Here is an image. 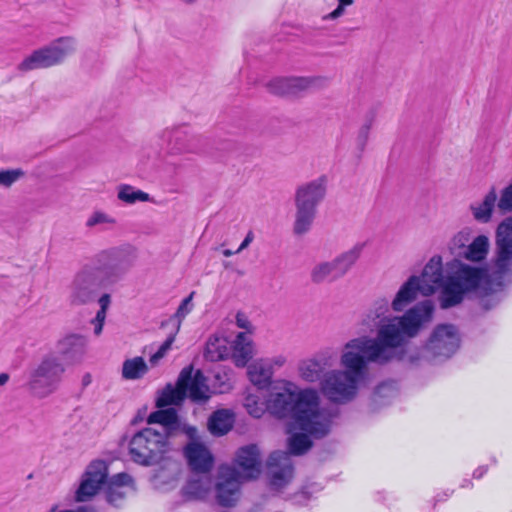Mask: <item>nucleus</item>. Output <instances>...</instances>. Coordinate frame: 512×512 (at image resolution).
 <instances>
[{
    "label": "nucleus",
    "mask_w": 512,
    "mask_h": 512,
    "mask_svg": "<svg viewBox=\"0 0 512 512\" xmlns=\"http://www.w3.org/2000/svg\"><path fill=\"white\" fill-rule=\"evenodd\" d=\"M490 238L474 235L473 228L463 227L447 242V251L453 257L444 262L433 255L423 267L420 276H410L389 303L385 298L375 300L361 320L366 328L376 327L374 338L368 335L353 337L339 351L342 369L326 372L320 382L321 392L335 403L353 400L364 382L370 364L384 365L393 361L398 350L415 337L423 326L432 321L434 304L425 300L400 316L390 315L404 311L418 295L431 296L440 292V303L448 308L484 288L487 270L473 263L484 262L490 252Z\"/></svg>",
    "instance_id": "nucleus-1"
},
{
    "label": "nucleus",
    "mask_w": 512,
    "mask_h": 512,
    "mask_svg": "<svg viewBox=\"0 0 512 512\" xmlns=\"http://www.w3.org/2000/svg\"><path fill=\"white\" fill-rule=\"evenodd\" d=\"M268 407L279 418L290 417L288 446L293 454L306 452L313 438L323 437L329 431L320 392L315 388H300L293 381L278 380L269 394Z\"/></svg>",
    "instance_id": "nucleus-2"
},
{
    "label": "nucleus",
    "mask_w": 512,
    "mask_h": 512,
    "mask_svg": "<svg viewBox=\"0 0 512 512\" xmlns=\"http://www.w3.org/2000/svg\"><path fill=\"white\" fill-rule=\"evenodd\" d=\"M233 462L234 465L219 466L215 476V500L226 508L238 502L242 484L257 479L263 469L262 453L254 444L240 447Z\"/></svg>",
    "instance_id": "nucleus-3"
},
{
    "label": "nucleus",
    "mask_w": 512,
    "mask_h": 512,
    "mask_svg": "<svg viewBox=\"0 0 512 512\" xmlns=\"http://www.w3.org/2000/svg\"><path fill=\"white\" fill-rule=\"evenodd\" d=\"M116 250H103L97 255L98 267H84L73 277L70 285L69 299L73 305L91 303L98 288H108L120 282L127 269L115 261Z\"/></svg>",
    "instance_id": "nucleus-4"
},
{
    "label": "nucleus",
    "mask_w": 512,
    "mask_h": 512,
    "mask_svg": "<svg viewBox=\"0 0 512 512\" xmlns=\"http://www.w3.org/2000/svg\"><path fill=\"white\" fill-rule=\"evenodd\" d=\"M328 193L327 176H319L300 183L294 192L295 215L293 233L302 236L308 233L316 218L318 207Z\"/></svg>",
    "instance_id": "nucleus-5"
},
{
    "label": "nucleus",
    "mask_w": 512,
    "mask_h": 512,
    "mask_svg": "<svg viewBox=\"0 0 512 512\" xmlns=\"http://www.w3.org/2000/svg\"><path fill=\"white\" fill-rule=\"evenodd\" d=\"M173 446L170 432L165 429L146 427L135 433L129 441L131 460L141 466L160 465L171 458Z\"/></svg>",
    "instance_id": "nucleus-6"
},
{
    "label": "nucleus",
    "mask_w": 512,
    "mask_h": 512,
    "mask_svg": "<svg viewBox=\"0 0 512 512\" xmlns=\"http://www.w3.org/2000/svg\"><path fill=\"white\" fill-rule=\"evenodd\" d=\"M110 462L103 458H94L83 469L73 494L75 503L93 501L103 489H107Z\"/></svg>",
    "instance_id": "nucleus-7"
},
{
    "label": "nucleus",
    "mask_w": 512,
    "mask_h": 512,
    "mask_svg": "<svg viewBox=\"0 0 512 512\" xmlns=\"http://www.w3.org/2000/svg\"><path fill=\"white\" fill-rule=\"evenodd\" d=\"M77 50V40L74 37H61L50 45L35 50L19 64L20 72L48 68L63 62Z\"/></svg>",
    "instance_id": "nucleus-8"
},
{
    "label": "nucleus",
    "mask_w": 512,
    "mask_h": 512,
    "mask_svg": "<svg viewBox=\"0 0 512 512\" xmlns=\"http://www.w3.org/2000/svg\"><path fill=\"white\" fill-rule=\"evenodd\" d=\"M65 373V365L55 353L44 355L39 363L31 370L28 386L38 395H48L54 392Z\"/></svg>",
    "instance_id": "nucleus-9"
},
{
    "label": "nucleus",
    "mask_w": 512,
    "mask_h": 512,
    "mask_svg": "<svg viewBox=\"0 0 512 512\" xmlns=\"http://www.w3.org/2000/svg\"><path fill=\"white\" fill-rule=\"evenodd\" d=\"M359 256L360 249L352 248L342 252L331 260L318 261L310 270V279L315 284L336 281L348 273L358 260Z\"/></svg>",
    "instance_id": "nucleus-10"
},
{
    "label": "nucleus",
    "mask_w": 512,
    "mask_h": 512,
    "mask_svg": "<svg viewBox=\"0 0 512 512\" xmlns=\"http://www.w3.org/2000/svg\"><path fill=\"white\" fill-rule=\"evenodd\" d=\"M322 82L319 76H277L266 83V89L281 97L299 96L318 87Z\"/></svg>",
    "instance_id": "nucleus-11"
},
{
    "label": "nucleus",
    "mask_w": 512,
    "mask_h": 512,
    "mask_svg": "<svg viewBox=\"0 0 512 512\" xmlns=\"http://www.w3.org/2000/svg\"><path fill=\"white\" fill-rule=\"evenodd\" d=\"M496 256L493 261L497 271H505L512 265V216L501 221L495 232Z\"/></svg>",
    "instance_id": "nucleus-12"
},
{
    "label": "nucleus",
    "mask_w": 512,
    "mask_h": 512,
    "mask_svg": "<svg viewBox=\"0 0 512 512\" xmlns=\"http://www.w3.org/2000/svg\"><path fill=\"white\" fill-rule=\"evenodd\" d=\"M459 337L452 325L437 326L427 344V350L436 357H449L458 348Z\"/></svg>",
    "instance_id": "nucleus-13"
},
{
    "label": "nucleus",
    "mask_w": 512,
    "mask_h": 512,
    "mask_svg": "<svg viewBox=\"0 0 512 512\" xmlns=\"http://www.w3.org/2000/svg\"><path fill=\"white\" fill-rule=\"evenodd\" d=\"M184 448V455L189 467L200 473H207L214 464V457L209 448L198 438V431Z\"/></svg>",
    "instance_id": "nucleus-14"
},
{
    "label": "nucleus",
    "mask_w": 512,
    "mask_h": 512,
    "mask_svg": "<svg viewBox=\"0 0 512 512\" xmlns=\"http://www.w3.org/2000/svg\"><path fill=\"white\" fill-rule=\"evenodd\" d=\"M333 364V355L330 352H320L301 360L297 366V373L301 380L314 383L321 379L326 368Z\"/></svg>",
    "instance_id": "nucleus-15"
},
{
    "label": "nucleus",
    "mask_w": 512,
    "mask_h": 512,
    "mask_svg": "<svg viewBox=\"0 0 512 512\" xmlns=\"http://www.w3.org/2000/svg\"><path fill=\"white\" fill-rule=\"evenodd\" d=\"M148 424H160L159 429H165L170 432V437L175 430H181L189 438H193L196 435V427L191 426L178 417L174 409H163L152 412L147 418Z\"/></svg>",
    "instance_id": "nucleus-16"
},
{
    "label": "nucleus",
    "mask_w": 512,
    "mask_h": 512,
    "mask_svg": "<svg viewBox=\"0 0 512 512\" xmlns=\"http://www.w3.org/2000/svg\"><path fill=\"white\" fill-rule=\"evenodd\" d=\"M271 485L277 489L284 487L292 479V466L287 453L275 451L268 458Z\"/></svg>",
    "instance_id": "nucleus-17"
},
{
    "label": "nucleus",
    "mask_w": 512,
    "mask_h": 512,
    "mask_svg": "<svg viewBox=\"0 0 512 512\" xmlns=\"http://www.w3.org/2000/svg\"><path fill=\"white\" fill-rule=\"evenodd\" d=\"M123 489L136 490V482L133 476L127 472L109 475L105 500L113 507H119L126 497Z\"/></svg>",
    "instance_id": "nucleus-18"
},
{
    "label": "nucleus",
    "mask_w": 512,
    "mask_h": 512,
    "mask_svg": "<svg viewBox=\"0 0 512 512\" xmlns=\"http://www.w3.org/2000/svg\"><path fill=\"white\" fill-rule=\"evenodd\" d=\"M255 354V344L253 340L244 332L238 333L230 343V354L234 365L243 368L251 361Z\"/></svg>",
    "instance_id": "nucleus-19"
},
{
    "label": "nucleus",
    "mask_w": 512,
    "mask_h": 512,
    "mask_svg": "<svg viewBox=\"0 0 512 512\" xmlns=\"http://www.w3.org/2000/svg\"><path fill=\"white\" fill-rule=\"evenodd\" d=\"M188 373V370H182L174 386L167 385L158 393L156 398L158 408L181 404L186 397L185 386L187 385Z\"/></svg>",
    "instance_id": "nucleus-20"
},
{
    "label": "nucleus",
    "mask_w": 512,
    "mask_h": 512,
    "mask_svg": "<svg viewBox=\"0 0 512 512\" xmlns=\"http://www.w3.org/2000/svg\"><path fill=\"white\" fill-rule=\"evenodd\" d=\"M183 370H188L189 375L187 379V385L185 386V394H189V397L193 401L203 402L210 398V388L207 384V380L200 370H194L192 367H186Z\"/></svg>",
    "instance_id": "nucleus-21"
},
{
    "label": "nucleus",
    "mask_w": 512,
    "mask_h": 512,
    "mask_svg": "<svg viewBox=\"0 0 512 512\" xmlns=\"http://www.w3.org/2000/svg\"><path fill=\"white\" fill-rule=\"evenodd\" d=\"M157 466L159 468L154 472L151 478L153 485L159 489L174 486L180 475L179 464L171 457Z\"/></svg>",
    "instance_id": "nucleus-22"
},
{
    "label": "nucleus",
    "mask_w": 512,
    "mask_h": 512,
    "mask_svg": "<svg viewBox=\"0 0 512 512\" xmlns=\"http://www.w3.org/2000/svg\"><path fill=\"white\" fill-rule=\"evenodd\" d=\"M497 203V190L495 187H491L480 201L470 206L473 218L480 223L490 222L493 212L497 208Z\"/></svg>",
    "instance_id": "nucleus-23"
},
{
    "label": "nucleus",
    "mask_w": 512,
    "mask_h": 512,
    "mask_svg": "<svg viewBox=\"0 0 512 512\" xmlns=\"http://www.w3.org/2000/svg\"><path fill=\"white\" fill-rule=\"evenodd\" d=\"M235 414L229 409H220L211 414L207 421V429L214 436H224L232 430Z\"/></svg>",
    "instance_id": "nucleus-24"
},
{
    "label": "nucleus",
    "mask_w": 512,
    "mask_h": 512,
    "mask_svg": "<svg viewBox=\"0 0 512 512\" xmlns=\"http://www.w3.org/2000/svg\"><path fill=\"white\" fill-rule=\"evenodd\" d=\"M148 372L149 365L141 356H133L124 359L120 369V375L124 381L142 380Z\"/></svg>",
    "instance_id": "nucleus-25"
},
{
    "label": "nucleus",
    "mask_w": 512,
    "mask_h": 512,
    "mask_svg": "<svg viewBox=\"0 0 512 512\" xmlns=\"http://www.w3.org/2000/svg\"><path fill=\"white\" fill-rule=\"evenodd\" d=\"M230 354V341L227 337L222 335H212L208 338L205 349L204 357L212 362L222 361L229 357Z\"/></svg>",
    "instance_id": "nucleus-26"
},
{
    "label": "nucleus",
    "mask_w": 512,
    "mask_h": 512,
    "mask_svg": "<svg viewBox=\"0 0 512 512\" xmlns=\"http://www.w3.org/2000/svg\"><path fill=\"white\" fill-rule=\"evenodd\" d=\"M58 345L65 356L84 355L88 346V338L80 333H70L61 338Z\"/></svg>",
    "instance_id": "nucleus-27"
},
{
    "label": "nucleus",
    "mask_w": 512,
    "mask_h": 512,
    "mask_svg": "<svg viewBox=\"0 0 512 512\" xmlns=\"http://www.w3.org/2000/svg\"><path fill=\"white\" fill-rule=\"evenodd\" d=\"M272 376L271 371L262 358L254 360L247 367V377L251 384L258 389H264L269 386Z\"/></svg>",
    "instance_id": "nucleus-28"
},
{
    "label": "nucleus",
    "mask_w": 512,
    "mask_h": 512,
    "mask_svg": "<svg viewBox=\"0 0 512 512\" xmlns=\"http://www.w3.org/2000/svg\"><path fill=\"white\" fill-rule=\"evenodd\" d=\"M268 404L269 398L267 399V401H263L262 393L260 391L248 390L246 392L244 398V407L246 411L249 413V415H251L252 417L260 418L261 416L264 415L266 410L270 412Z\"/></svg>",
    "instance_id": "nucleus-29"
},
{
    "label": "nucleus",
    "mask_w": 512,
    "mask_h": 512,
    "mask_svg": "<svg viewBox=\"0 0 512 512\" xmlns=\"http://www.w3.org/2000/svg\"><path fill=\"white\" fill-rule=\"evenodd\" d=\"M211 493V482L207 477L192 479L184 488V494L190 499L207 500Z\"/></svg>",
    "instance_id": "nucleus-30"
},
{
    "label": "nucleus",
    "mask_w": 512,
    "mask_h": 512,
    "mask_svg": "<svg viewBox=\"0 0 512 512\" xmlns=\"http://www.w3.org/2000/svg\"><path fill=\"white\" fill-rule=\"evenodd\" d=\"M117 199L123 203L132 205L137 202L150 201V195L131 185L121 184L117 187Z\"/></svg>",
    "instance_id": "nucleus-31"
},
{
    "label": "nucleus",
    "mask_w": 512,
    "mask_h": 512,
    "mask_svg": "<svg viewBox=\"0 0 512 512\" xmlns=\"http://www.w3.org/2000/svg\"><path fill=\"white\" fill-rule=\"evenodd\" d=\"M117 220L109 213L103 210H94L86 219L85 226L89 229L97 227H113Z\"/></svg>",
    "instance_id": "nucleus-32"
},
{
    "label": "nucleus",
    "mask_w": 512,
    "mask_h": 512,
    "mask_svg": "<svg viewBox=\"0 0 512 512\" xmlns=\"http://www.w3.org/2000/svg\"><path fill=\"white\" fill-rule=\"evenodd\" d=\"M25 177V172L21 168L1 169L0 170V188L8 189L16 182Z\"/></svg>",
    "instance_id": "nucleus-33"
},
{
    "label": "nucleus",
    "mask_w": 512,
    "mask_h": 512,
    "mask_svg": "<svg viewBox=\"0 0 512 512\" xmlns=\"http://www.w3.org/2000/svg\"><path fill=\"white\" fill-rule=\"evenodd\" d=\"M497 209L502 214L512 212V181L500 191Z\"/></svg>",
    "instance_id": "nucleus-34"
},
{
    "label": "nucleus",
    "mask_w": 512,
    "mask_h": 512,
    "mask_svg": "<svg viewBox=\"0 0 512 512\" xmlns=\"http://www.w3.org/2000/svg\"><path fill=\"white\" fill-rule=\"evenodd\" d=\"M233 372L232 370L224 371L223 374L218 373L215 375V389L219 393H225L233 388Z\"/></svg>",
    "instance_id": "nucleus-35"
},
{
    "label": "nucleus",
    "mask_w": 512,
    "mask_h": 512,
    "mask_svg": "<svg viewBox=\"0 0 512 512\" xmlns=\"http://www.w3.org/2000/svg\"><path fill=\"white\" fill-rule=\"evenodd\" d=\"M175 337L176 334L169 336L167 340L158 348V350L150 356L149 363L152 366L158 365L159 361L167 355L173 342L175 341Z\"/></svg>",
    "instance_id": "nucleus-36"
},
{
    "label": "nucleus",
    "mask_w": 512,
    "mask_h": 512,
    "mask_svg": "<svg viewBox=\"0 0 512 512\" xmlns=\"http://www.w3.org/2000/svg\"><path fill=\"white\" fill-rule=\"evenodd\" d=\"M192 310V297L189 296L185 298L181 304L179 305L174 318L177 320V329L176 332L180 330L181 324L186 318V316L191 312Z\"/></svg>",
    "instance_id": "nucleus-37"
},
{
    "label": "nucleus",
    "mask_w": 512,
    "mask_h": 512,
    "mask_svg": "<svg viewBox=\"0 0 512 512\" xmlns=\"http://www.w3.org/2000/svg\"><path fill=\"white\" fill-rule=\"evenodd\" d=\"M338 6L329 14L323 17L326 21H334L345 14V8L353 4V0H337Z\"/></svg>",
    "instance_id": "nucleus-38"
},
{
    "label": "nucleus",
    "mask_w": 512,
    "mask_h": 512,
    "mask_svg": "<svg viewBox=\"0 0 512 512\" xmlns=\"http://www.w3.org/2000/svg\"><path fill=\"white\" fill-rule=\"evenodd\" d=\"M268 369L273 375L275 370L281 369L287 363V357L284 355H275L273 357L262 358Z\"/></svg>",
    "instance_id": "nucleus-39"
},
{
    "label": "nucleus",
    "mask_w": 512,
    "mask_h": 512,
    "mask_svg": "<svg viewBox=\"0 0 512 512\" xmlns=\"http://www.w3.org/2000/svg\"><path fill=\"white\" fill-rule=\"evenodd\" d=\"M235 324L238 328L245 330L244 333H252L254 326L249 317L243 312H237L235 316Z\"/></svg>",
    "instance_id": "nucleus-40"
},
{
    "label": "nucleus",
    "mask_w": 512,
    "mask_h": 512,
    "mask_svg": "<svg viewBox=\"0 0 512 512\" xmlns=\"http://www.w3.org/2000/svg\"><path fill=\"white\" fill-rule=\"evenodd\" d=\"M98 305H99V310L97 311L96 314L103 315V316L107 317V311L111 305V295L108 293L102 294L98 298Z\"/></svg>",
    "instance_id": "nucleus-41"
},
{
    "label": "nucleus",
    "mask_w": 512,
    "mask_h": 512,
    "mask_svg": "<svg viewBox=\"0 0 512 512\" xmlns=\"http://www.w3.org/2000/svg\"><path fill=\"white\" fill-rule=\"evenodd\" d=\"M106 317L103 315H95V317L91 320V325L93 326V333L96 337L100 336L103 332V328L105 325Z\"/></svg>",
    "instance_id": "nucleus-42"
},
{
    "label": "nucleus",
    "mask_w": 512,
    "mask_h": 512,
    "mask_svg": "<svg viewBox=\"0 0 512 512\" xmlns=\"http://www.w3.org/2000/svg\"><path fill=\"white\" fill-rule=\"evenodd\" d=\"M251 241H252L251 235H247V237L244 239V241L242 242V244L239 246L238 249H236L234 251L231 250V249H226V250L223 251V255L225 257H230V256H232L234 254H238L241 251H243L245 248H247Z\"/></svg>",
    "instance_id": "nucleus-43"
},
{
    "label": "nucleus",
    "mask_w": 512,
    "mask_h": 512,
    "mask_svg": "<svg viewBox=\"0 0 512 512\" xmlns=\"http://www.w3.org/2000/svg\"><path fill=\"white\" fill-rule=\"evenodd\" d=\"M83 386H88L92 383V375L90 373H86L82 376L81 380Z\"/></svg>",
    "instance_id": "nucleus-44"
},
{
    "label": "nucleus",
    "mask_w": 512,
    "mask_h": 512,
    "mask_svg": "<svg viewBox=\"0 0 512 512\" xmlns=\"http://www.w3.org/2000/svg\"><path fill=\"white\" fill-rule=\"evenodd\" d=\"M10 379V376L8 373H1L0 374V388L5 386Z\"/></svg>",
    "instance_id": "nucleus-45"
}]
</instances>
